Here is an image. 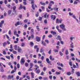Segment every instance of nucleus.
<instances>
[{
  "mask_svg": "<svg viewBox=\"0 0 80 80\" xmlns=\"http://www.w3.org/2000/svg\"><path fill=\"white\" fill-rule=\"evenodd\" d=\"M74 69H72V73H74Z\"/></svg>",
  "mask_w": 80,
  "mask_h": 80,
  "instance_id": "680f3d73",
  "label": "nucleus"
},
{
  "mask_svg": "<svg viewBox=\"0 0 80 80\" xmlns=\"http://www.w3.org/2000/svg\"><path fill=\"white\" fill-rule=\"evenodd\" d=\"M76 74L78 77H80V73L79 72H77Z\"/></svg>",
  "mask_w": 80,
  "mask_h": 80,
  "instance_id": "7c9ffc66",
  "label": "nucleus"
},
{
  "mask_svg": "<svg viewBox=\"0 0 80 80\" xmlns=\"http://www.w3.org/2000/svg\"><path fill=\"white\" fill-rule=\"evenodd\" d=\"M51 33L53 35H56L57 34V32H53V31H51Z\"/></svg>",
  "mask_w": 80,
  "mask_h": 80,
  "instance_id": "9d476101",
  "label": "nucleus"
},
{
  "mask_svg": "<svg viewBox=\"0 0 80 80\" xmlns=\"http://www.w3.org/2000/svg\"><path fill=\"white\" fill-rule=\"evenodd\" d=\"M56 75H60V72H56Z\"/></svg>",
  "mask_w": 80,
  "mask_h": 80,
  "instance_id": "a18cd8bd",
  "label": "nucleus"
},
{
  "mask_svg": "<svg viewBox=\"0 0 80 80\" xmlns=\"http://www.w3.org/2000/svg\"><path fill=\"white\" fill-rule=\"evenodd\" d=\"M65 54L66 55H68V50L66 49L65 52Z\"/></svg>",
  "mask_w": 80,
  "mask_h": 80,
  "instance_id": "2f4dec72",
  "label": "nucleus"
},
{
  "mask_svg": "<svg viewBox=\"0 0 80 80\" xmlns=\"http://www.w3.org/2000/svg\"><path fill=\"white\" fill-rule=\"evenodd\" d=\"M67 75H70L71 74V73L70 72H67Z\"/></svg>",
  "mask_w": 80,
  "mask_h": 80,
  "instance_id": "4d7b16f0",
  "label": "nucleus"
},
{
  "mask_svg": "<svg viewBox=\"0 0 80 80\" xmlns=\"http://www.w3.org/2000/svg\"><path fill=\"white\" fill-rule=\"evenodd\" d=\"M25 67H27L28 66V63L27 62L26 63H25Z\"/></svg>",
  "mask_w": 80,
  "mask_h": 80,
  "instance_id": "f704fd0d",
  "label": "nucleus"
},
{
  "mask_svg": "<svg viewBox=\"0 0 80 80\" xmlns=\"http://www.w3.org/2000/svg\"><path fill=\"white\" fill-rule=\"evenodd\" d=\"M35 67L36 68L35 70V71H36L37 70V68H39V67H38L37 65H35Z\"/></svg>",
  "mask_w": 80,
  "mask_h": 80,
  "instance_id": "2eb2a0df",
  "label": "nucleus"
},
{
  "mask_svg": "<svg viewBox=\"0 0 80 80\" xmlns=\"http://www.w3.org/2000/svg\"><path fill=\"white\" fill-rule=\"evenodd\" d=\"M49 58L51 60H52V61H53V60H54V58H52V55H50L49 57Z\"/></svg>",
  "mask_w": 80,
  "mask_h": 80,
  "instance_id": "dca6fc26",
  "label": "nucleus"
},
{
  "mask_svg": "<svg viewBox=\"0 0 80 80\" xmlns=\"http://www.w3.org/2000/svg\"><path fill=\"white\" fill-rule=\"evenodd\" d=\"M62 19H60L59 20L58 19V18L56 20V22L57 23H62Z\"/></svg>",
  "mask_w": 80,
  "mask_h": 80,
  "instance_id": "20e7f679",
  "label": "nucleus"
},
{
  "mask_svg": "<svg viewBox=\"0 0 80 80\" xmlns=\"http://www.w3.org/2000/svg\"><path fill=\"white\" fill-rule=\"evenodd\" d=\"M23 4L25 5H27V2H23Z\"/></svg>",
  "mask_w": 80,
  "mask_h": 80,
  "instance_id": "864d4df0",
  "label": "nucleus"
},
{
  "mask_svg": "<svg viewBox=\"0 0 80 80\" xmlns=\"http://www.w3.org/2000/svg\"><path fill=\"white\" fill-rule=\"evenodd\" d=\"M40 52L41 53H42V52H43V49L41 48L40 49Z\"/></svg>",
  "mask_w": 80,
  "mask_h": 80,
  "instance_id": "e2e57ef3",
  "label": "nucleus"
},
{
  "mask_svg": "<svg viewBox=\"0 0 80 80\" xmlns=\"http://www.w3.org/2000/svg\"><path fill=\"white\" fill-rule=\"evenodd\" d=\"M36 41L37 42H39L40 40V38L38 37H36Z\"/></svg>",
  "mask_w": 80,
  "mask_h": 80,
  "instance_id": "1a4fd4ad",
  "label": "nucleus"
},
{
  "mask_svg": "<svg viewBox=\"0 0 80 80\" xmlns=\"http://www.w3.org/2000/svg\"><path fill=\"white\" fill-rule=\"evenodd\" d=\"M42 43L44 46H46V45H47V44L43 41H42Z\"/></svg>",
  "mask_w": 80,
  "mask_h": 80,
  "instance_id": "aec40b11",
  "label": "nucleus"
},
{
  "mask_svg": "<svg viewBox=\"0 0 80 80\" xmlns=\"http://www.w3.org/2000/svg\"><path fill=\"white\" fill-rule=\"evenodd\" d=\"M23 8V7H22V5L20 4L19 8V10H21Z\"/></svg>",
  "mask_w": 80,
  "mask_h": 80,
  "instance_id": "b1692460",
  "label": "nucleus"
},
{
  "mask_svg": "<svg viewBox=\"0 0 80 80\" xmlns=\"http://www.w3.org/2000/svg\"><path fill=\"white\" fill-rule=\"evenodd\" d=\"M0 72H4V70H3V68H1Z\"/></svg>",
  "mask_w": 80,
  "mask_h": 80,
  "instance_id": "412c9836",
  "label": "nucleus"
},
{
  "mask_svg": "<svg viewBox=\"0 0 80 80\" xmlns=\"http://www.w3.org/2000/svg\"><path fill=\"white\" fill-rule=\"evenodd\" d=\"M30 45L32 47H33V46L34 45V44H33V42H30Z\"/></svg>",
  "mask_w": 80,
  "mask_h": 80,
  "instance_id": "393cba45",
  "label": "nucleus"
},
{
  "mask_svg": "<svg viewBox=\"0 0 80 80\" xmlns=\"http://www.w3.org/2000/svg\"><path fill=\"white\" fill-rule=\"evenodd\" d=\"M40 72V69H38L36 71V73H37L38 74H39Z\"/></svg>",
  "mask_w": 80,
  "mask_h": 80,
  "instance_id": "f3484780",
  "label": "nucleus"
},
{
  "mask_svg": "<svg viewBox=\"0 0 80 80\" xmlns=\"http://www.w3.org/2000/svg\"><path fill=\"white\" fill-rule=\"evenodd\" d=\"M17 8V7L14 6L13 7V11L15 10V9Z\"/></svg>",
  "mask_w": 80,
  "mask_h": 80,
  "instance_id": "58836bf2",
  "label": "nucleus"
},
{
  "mask_svg": "<svg viewBox=\"0 0 80 80\" xmlns=\"http://www.w3.org/2000/svg\"><path fill=\"white\" fill-rule=\"evenodd\" d=\"M52 37V34H50L48 36V37H49V38H51V37Z\"/></svg>",
  "mask_w": 80,
  "mask_h": 80,
  "instance_id": "052dcab7",
  "label": "nucleus"
},
{
  "mask_svg": "<svg viewBox=\"0 0 80 80\" xmlns=\"http://www.w3.org/2000/svg\"><path fill=\"white\" fill-rule=\"evenodd\" d=\"M3 23H4V21L2 20L1 21V22H0V28H2V27Z\"/></svg>",
  "mask_w": 80,
  "mask_h": 80,
  "instance_id": "0eeeda50",
  "label": "nucleus"
},
{
  "mask_svg": "<svg viewBox=\"0 0 80 80\" xmlns=\"http://www.w3.org/2000/svg\"><path fill=\"white\" fill-rule=\"evenodd\" d=\"M56 39L57 40H59L60 41H61V40H62V39L61 38V37H60V36H58L57 38H56Z\"/></svg>",
  "mask_w": 80,
  "mask_h": 80,
  "instance_id": "9b49d317",
  "label": "nucleus"
},
{
  "mask_svg": "<svg viewBox=\"0 0 80 80\" xmlns=\"http://www.w3.org/2000/svg\"><path fill=\"white\" fill-rule=\"evenodd\" d=\"M32 67H30L28 70V71H32Z\"/></svg>",
  "mask_w": 80,
  "mask_h": 80,
  "instance_id": "603ef678",
  "label": "nucleus"
},
{
  "mask_svg": "<svg viewBox=\"0 0 80 80\" xmlns=\"http://www.w3.org/2000/svg\"><path fill=\"white\" fill-rule=\"evenodd\" d=\"M21 47H25V43L24 42H22L21 43Z\"/></svg>",
  "mask_w": 80,
  "mask_h": 80,
  "instance_id": "cd10ccee",
  "label": "nucleus"
},
{
  "mask_svg": "<svg viewBox=\"0 0 80 80\" xmlns=\"http://www.w3.org/2000/svg\"><path fill=\"white\" fill-rule=\"evenodd\" d=\"M19 78L20 77H19V76H18L16 77V79H17V80H18Z\"/></svg>",
  "mask_w": 80,
  "mask_h": 80,
  "instance_id": "0e129e2a",
  "label": "nucleus"
},
{
  "mask_svg": "<svg viewBox=\"0 0 80 80\" xmlns=\"http://www.w3.org/2000/svg\"><path fill=\"white\" fill-rule=\"evenodd\" d=\"M0 8L1 10H4V9L2 7V5H0Z\"/></svg>",
  "mask_w": 80,
  "mask_h": 80,
  "instance_id": "e433bc0d",
  "label": "nucleus"
},
{
  "mask_svg": "<svg viewBox=\"0 0 80 80\" xmlns=\"http://www.w3.org/2000/svg\"><path fill=\"white\" fill-rule=\"evenodd\" d=\"M44 23L47 24V20H44Z\"/></svg>",
  "mask_w": 80,
  "mask_h": 80,
  "instance_id": "bf43d9fd",
  "label": "nucleus"
},
{
  "mask_svg": "<svg viewBox=\"0 0 80 80\" xmlns=\"http://www.w3.org/2000/svg\"><path fill=\"white\" fill-rule=\"evenodd\" d=\"M38 46L35 45L34 46V49H36V48L37 49V48H38Z\"/></svg>",
  "mask_w": 80,
  "mask_h": 80,
  "instance_id": "13d9d810",
  "label": "nucleus"
},
{
  "mask_svg": "<svg viewBox=\"0 0 80 80\" xmlns=\"http://www.w3.org/2000/svg\"><path fill=\"white\" fill-rule=\"evenodd\" d=\"M40 4H41L42 5H43V6L45 5V2L43 3L42 2H40Z\"/></svg>",
  "mask_w": 80,
  "mask_h": 80,
  "instance_id": "4be33fe9",
  "label": "nucleus"
},
{
  "mask_svg": "<svg viewBox=\"0 0 80 80\" xmlns=\"http://www.w3.org/2000/svg\"><path fill=\"white\" fill-rule=\"evenodd\" d=\"M30 67H32L33 66V63L32 62L30 63Z\"/></svg>",
  "mask_w": 80,
  "mask_h": 80,
  "instance_id": "4c0bfd02",
  "label": "nucleus"
},
{
  "mask_svg": "<svg viewBox=\"0 0 80 80\" xmlns=\"http://www.w3.org/2000/svg\"><path fill=\"white\" fill-rule=\"evenodd\" d=\"M26 77L27 79H28V80H30V76H27Z\"/></svg>",
  "mask_w": 80,
  "mask_h": 80,
  "instance_id": "6e6d98bb",
  "label": "nucleus"
},
{
  "mask_svg": "<svg viewBox=\"0 0 80 80\" xmlns=\"http://www.w3.org/2000/svg\"><path fill=\"white\" fill-rule=\"evenodd\" d=\"M38 63H42V61H39L38 62Z\"/></svg>",
  "mask_w": 80,
  "mask_h": 80,
  "instance_id": "774afa93",
  "label": "nucleus"
},
{
  "mask_svg": "<svg viewBox=\"0 0 80 80\" xmlns=\"http://www.w3.org/2000/svg\"><path fill=\"white\" fill-rule=\"evenodd\" d=\"M6 7H7L9 8H10L11 7V6L10 4H7L6 5Z\"/></svg>",
  "mask_w": 80,
  "mask_h": 80,
  "instance_id": "79ce46f5",
  "label": "nucleus"
},
{
  "mask_svg": "<svg viewBox=\"0 0 80 80\" xmlns=\"http://www.w3.org/2000/svg\"><path fill=\"white\" fill-rule=\"evenodd\" d=\"M13 53V54H15V55H16V54H17V52L16 51H15V50H13L12 51Z\"/></svg>",
  "mask_w": 80,
  "mask_h": 80,
  "instance_id": "c85d7f7f",
  "label": "nucleus"
},
{
  "mask_svg": "<svg viewBox=\"0 0 80 80\" xmlns=\"http://www.w3.org/2000/svg\"><path fill=\"white\" fill-rule=\"evenodd\" d=\"M70 39L71 41H72L73 39H75V38L74 37H70Z\"/></svg>",
  "mask_w": 80,
  "mask_h": 80,
  "instance_id": "a878e982",
  "label": "nucleus"
},
{
  "mask_svg": "<svg viewBox=\"0 0 80 80\" xmlns=\"http://www.w3.org/2000/svg\"><path fill=\"white\" fill-rule=\"evenodd\" d=\"M21 63L22 65H23L25 63V59H24V58H22V59L21 60Z\"/></svg>",
  "mask_w": 80,
  "mask_h": 80,
  "instance_id": "f03ea898",
  "label": "nucleus"
},
{
  "mask_svg": "<svg viewBox=\"0 0 80 80\" xmlns=\"http://www.w3.org/2000/svg\"><path fill=\"white\" fill-rule=\"evenodd\" d=\"M73 44L72 42H71V43L70 44L71 48H73Z\"/></svg>",
  "mask_w": 80,
  "mask_h": 80,
  "instance_id": "bb28decb",
  "label": "nucleus"
},
{
  "mask_svg": "<svg viewBox=\"0 0 80 80\" xmlns=\"http://www.w3.org/2000/svg\"><path fill=\"white\" fill-rule=\"evenodd\" d=\"M53 10H55V11L56 10V12H58V8H53Z\"/></svg>",
  "mask_w": 80,
  "mask_h": 80,
  "instance_id": "5701e85b",
  "label": "nucleus"
},
{
  "mask_svg": "<svg viewBox=\"0 0 80 80\" xmlns=\"http://www.w3.org/2000/svg\"><path fill=\"white\" fill-rule=\"evenodd\" d=\"M17 31H15L14 32V35H17Z\"/></svg>",
  "mask_w": 80,
  "mask_h": 80,
  "instance_id": "37998d69",
  "label": "nucleus"
},
{
  "mask_svg": "<svg viewBox=\"0 0 80 80\" xmlns=\"http://www.w3.org/2000/svg\"><path fill=\"white\" fill-rule=\"evenodd\" d=\"M39 26H36V29L38 30V31H40V28H39Z\"/></svg>",
  "mask_w": 80,
  "mask_h": 80,
  "instance_id": "473e14b6",
  "label": "nucleus"
},
{
  "mask_svg": "<svg viewBox=\"0 0 80 80\" xmlns=\"http://www.w3.org/2000/svg\"><path fill=\"white\" fill-rule=\"evenodd\" d=\"M46 70H47V68L44 67L43 68V71H44V72H45V71H46Z\"/></svg>",
  "mask_w": 80,
  "mask_h": 80,
  "instance_id": "c03bdc74",
  "label": "nucleus"
},
{
  "mask_svg": "<svg viewBox=\"0 0 80 80\" xmlns=\"http://www.w3.org/2000/svg\"><path fill=\"white\" fill-rule=\"evenodd\" d=\"M53 51L55 53H57V52H58V49H54L53 50Z\"/></svg>",
  "mask_w": 80,
  "mask_h": 80,
  "instance_id": "a211bd4d",
  "label": "nucleus"
},
{
  "mask_svg": "<svg viewBox=\"0 0 80 80\" xmlns=\"http://www.w3.org/2000/svg\"><path fill=\"white\" fill-rule=\"evenodd\" d=\"M7 42H5L3 44V47H5L6 45H7Z\"/></svg>",
  "mask_w": 80,
  "mask_h": 80,
  "instance_id": "c756f323",
  "label": "nucleus"
},
{
  "mask_svg": "<svg viewBox=\"0 0 80 80\" xmlns=\"http://www.w3.org/2000/svg\"><path fill=\"white\" fill-rule=\"evenodd\" d=\"M58 30L59 33H62V31L60 29H58Z\"/></svg>",
  "mask_w": 80,
  "mask_h": 80,
  "instance_id": "8fccbe9b",
  "label": "nucleus"
},
{
  "mask_svg": "<svg viewBox=\"0 0 80 80\" xmlns=\"http://www.w3.org/2000/svg\"><path fill=\"white\" fill-rule=\"evenodd\" d=\"M4 3L5 4H7V0H5L4 1Z\"/></svg>",
  "mask_w": 80,
  "mask_h": 80,
  "instance_id": "338daca9",
  "label": "nucleus"
},
{
  "mask_svg": "<svg viewBox=\"0 0 80 80\" xmlns=\"http://www.w3.org/2000/svg\"><path fill=\"white\" fill-rule=\"evenodd\" d=\"M22 22L20 23V22L18 21V22H16L15 24V25L16 27H17L18 25H22Z\"/></svg>",
  "mask_w": 80,
  "mask_h": 80,
  "instance_id": "39448f33",
  "label": "nucleus"
},
{
  "mask_svg": "<svg viewBox=\"0 0 80 80\" xmlns=\"http://www.w3.org/2000/svg\"><path fill=\"white\" fill-rule=\"evenodd\" d=\"M12 11L11 10H9L8 12V15H10V14L12 13Z\"/></svg>",
  "mask_w": 80,
  "mask_h": 80,
  "instance_id": "4468645a",
  "label": "nucleus"
},
{
  "mask_svg": "<svg viewBox=\"0 0 80 80\" xmlns=\"http://www.w3.org/2000/svg\"><path fill=\"white\" fill-rule=\"evenodd\" d=\"M10 57H11L12 59H13L14 58V57H13V54H12L10 56Z\"/></svg>",
  "mask_w": 80,
  "mask_h": 80,
  "instance_id": "de8ad7c7",
  "label": "nucleus"
},
{
  "mask_svg": "<svg viewBox=\"0 0 80 80\" xmlns=\"http://www.w3.org/2000/svg\"><path fill=\"white\" fill-rule=\"evenodd\" d=\"M13 75H8V80H10L11 79H12V78H13Z\"/></svg>",
  "mask_w": 80,
  "mask_h": 80,
  "instance_id": "7ed1b4c3",
  "label": "nucleus"
},
{
  "mask_svg": "<svg viewBox=\"0 0 80 80\" xmlns=\"http://www.w3.org/2000/svg\"><path fill=\"white\" fill-rule=\"evenodd\" d=\"M5 57L6 58H7V59H8L9 60L10 59V56H6Z\"/></svg>",
  "mask_w": 80,
  "mask_h": 80,
  "instance_id": "72a5a7b5",
  "label": "nucleus"
},
{
  "mask_svg": "<svg viewBox=\"0 0 80 80\" xmlns=\"http://www.w3.org/2000/svg\"><path fill=\"white\" fill-rule=\"evenodd\" d=\"M18 52H19V53H21V52H22V48H21L18 46Z\"/></svg>",
  "mask_w": 80,
  "mask_h": 80,
  "instance_id": "6e6552de",
  "label": "nucleus"
},
{
  "mask_svg": "<svg viewBox=\"0 0 80 80\" xmlns=\"http://www.w3.org/2000/svg\"><path fill=\"white\" fill-rule=\"evenodd\" d=\"M16 71H15V70H12L11 72V73L12 74V73H14V72H16Z\"/></svg>",
  "mask_w": 80,
  "mask_h": 80,
  "instance_id": "a19ab883",
  "label": "nucleus"
},
{
  "mask_svg": "<svg viewBox=\"0 0 80 80\" xmlns=\"http://www.w3.org/2000/svg\"><path fill=\"white\" fill-rule=\"evenodd\" d=\"M14 48L15 50H18V47H17V45H15L14 46Z\"/></svg>",
  "mask_w": 80,
  "mask_h": 80,
  "instance_id": "f8f14e48",
  "label": "nucleus"
},
{
  "mask_svg": "<svg viewBox=\"0 0 80 80\" xmlns=\"http://www.w3.org/2000/svg\"><path fill=\"white\" fill-rule=\"evenodd\" d=\"M59 55H60V56H63V53H62V52L61 51L59 52Z\"/></svg>",
  "mask_w": 80,
  "mask_h": 80,
  "instance_id": "ea45409f",
  "label": "nucleus"
},
{
  "mask_svg": "<svg viewBox=\"0 0 80 80\" xmlns=\"http://www.w3.org/2000/svg\"><path fill=\"white\" fill-rule=\"evenodd\" d=\"M76 61H77L78 62H80V60L78 59L77 58H76Z\"/></svg>",
  "mask_w": 80,
  "mask_h": 80,
  "instance_id": "49530a36",
  "label": "nucleus"
},
{
  "mask_svg": "<svg viewBox=\"0 0 80 80\" xmlns=\"http://www.w3.org/2000/svg\"><path fill=\"white\" fill-rule=\"evenodd\" d=\"M69 64L70 66H72V62H69Z\"/></svg>",
  "mask_w": 80,
  "mask_h": 80,
  "instance_id": "09e8293b",
  "label": "nucleus"
},
{
  "mask_svg": "<svg viewBox=\"0 0 80 80\" xmlns=\"http://www.w3.org/2000/svg\"><path fill=\"white\" fill-rule=\"evenodd\" d=\"M31 38H34V35H33V34H32L31 35Z\"/></svg>",
  "mask_w": 80,
  "mask_h": 80,
  "instance_id": "5fc2aeb1",
  "label": "nucleus"
},
{
  "mask_svg": "<svg viewBox=\"0 0 80 80\" xmlns=\"http://www.w3.org/2000/svg\"><path fill=\"white\" fill-rule=\"evenodd\" d=\"M52 4H51V3H50L49 4V6L48 7V8L49 9H50L51 8V7H52Z\"/></svg>",
  "mask_w": 80,
  "mask_h": 80,
  "instance_id": "6ab92c4d",
  "label": "nucleus"
},
{
  "mask_svg": "<svg viewBox=\"0 0 80 80\" xmlns=\"http://www.w3.org/2000/svg\"><path fill=\"white\" fill-rule=\"evenodd\" d=\"M46 61L48 63H49L50 65H52V63H51V62L49 61V59L48 58L46 59Z\"/></svg>",
  "mask_w": 80,
  "mask_h": 80,
  "instance_id": "423d86ee",
  "label": "nucleus"
},
{
  "mask_svg": "<svg viewBox=\"0 0 80 80\" xmlns=\"http://www.w3.org/2000/svg\"><path fill=\"white\" fill-rule=\"evenodd\" d=\"M17 67L18 68H20V64H17Z\"/></svg>",
  "mask_w": 80,
  "mask_h": 80,
  "instance_id": "3c124183",
  "label": "nucleus"
},
{
  "mask_svg": "<svg viewBox=\"0 0 80 80\" xmlns=\"http://www.w3.org/2000/svg\"><path fill=\"white\" fill-rule=\"evenodd\" d=\"M31 74L32 78H34V73L32 72Z\"/></svg>",
  "mask_w": 80,
  "mask_h": 80,
  "instance_id": "ddd939ff",
  "label": "nucleus"
},
{
  "mask_svg": "<svg viewBox=\"0 0 80 80\" xmlns=\"http://www.w3.org/2000/svg\"><path fill=\"white\" fill-rule=\"evenodd\" d=\"M60 27L64 31H66L67 30L65 28V26L63 24H61L59 25Z\"/></svg>",
  "mask_w": 80,
  "mask_h": 80,
  "instance_id": "f257e3e1",
  "label": "nucleus"
},
{
  "mask_svg": "<svg viewBox=\"0 0 80 80\" xmlns=\"http://www.w3.org/2000/svg\"><path fill=\"white\" fill-rule=\"evenodd\" d=\"M45 42L47 43V44H48V43H49V41L47 39L45 40Z\"/></svg>",
  "mask_w": 80,
  "mask_h": 80,
  "instance_id": "c9c22d12",
  "label": "nucleus"
},
{
  "mask_svg": "<svg viewBox=\"0 0 80 80\" xmlns=\"http://www.w3.org/2000/svg\"><path fill=\"white\" fill-rule=\"evenodd\" d=\"M42 18L40 17L39 18V21H42Z\"/></svg>",
  "mask_w": 80,
  "mask_h": 80,
  "instance_id": "69168bd1",
  "label": "nucleus"
}]
</instances>
